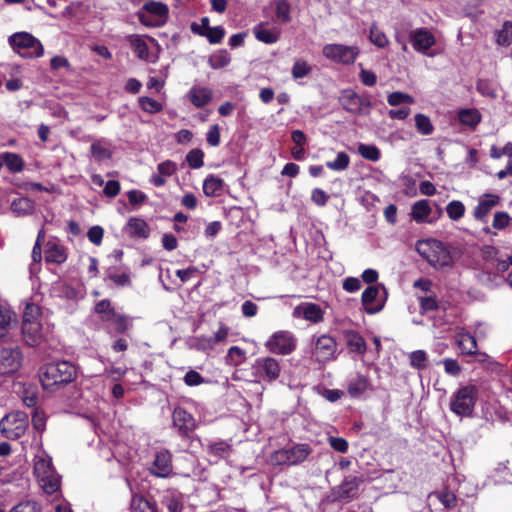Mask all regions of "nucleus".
I'll return each mask as SVG.
<instances>
[{"label": "nucleus", "mask_w": 512, "mask_h": 512, "mask_svg": "<svg viewBox=\"0 0 512 512\" xmlns=\"http://www.w3.org/2000/svg\"><path fill=\"white\" fill-rule=\"evenodd\" d=\"M41 384H70L76 381L77 367L69 361L47 363L39 368Z\"/></svg>", "instance_id": "obj_1"}, {"label": "nucleus", "mask_w": 512, "mask_h": 512, "mask_svg": "<svg viewBox=\"0 0 512 512\" xmlns=\"http://www.w3.org/2000/svg\"><path fill=\"white\" fill-rule=\"evenodd\" d=\"M478 398L476 386H461L451 397L450 409L458 416H471Z\"/></svg>", "instance_id": "obj_2"}, {"label": "nucleus", "mask_w": 512, "mask_h": 512, "mask_svg": "<svg viewBox=\"0 0 512 512\" xmlns=\"http://www.w3.org/2000/svg\"><path fill=\"white\" fill-rule=\"evenodd\" d=\"M29 427L28 414L24 411H16L6 414L0 420V432L9 440L21 438Z\"/></svg>", "instance_id": "obj_3"}, {"label": "nucleus", "mask_w": 512, "mask_h": 512, "mask_svg": "<svg viewBox=\"0 0 512 512\" xmlns=\"http://www.w3.org/2000/svg\"><path fill=\"white\" fill-rule=\"evenodd\" d=\"M13 50L24 58H35L43 55L44 49L38 39L27 32H18L9 37Z\"/></svg>", "instance_id": "obj_4"}, {"label": "nucleus", "mask_w": 512, "mask_h": 512, "mask_svg": "<svg viewBox=\"0 0 512 512\" xmlns=\"http://www.w3.org/2000/svg\"><path fill=\"white\" fill-rule=\"evenodd\" d=\"M364 482L362 476H345L341 484L332 488L333 501H343L357 498L359 486Z\"/></svg>", "instance_id": "obj_5"}, {"label": "nucleus", "mask_w": 512, "mask_h": 512, "mask_svg": "<svg viewBox=\"0 0 512 512\" xmlns=\"http://www.w3.org/2000/svg\"><path fill=\"white\" fill-rule=\"evenodd\" d=\"M322 53L327 59L334 62L352 64L359 54V50L356 46L327 44L323 47Z\"/></svg>", "instance_id": "obj_6"}, {"label": "nucleus", "mask_w": 512, "mask_h": 512, "mask_svg": "<svg viewBox=\"0 0 512 512\" xmlns=\"http://www.w3.org/2000/svg\"><path fill=\"white\" fill-rule=\"evenodd\" d=\"M266 347L272 353L288 355L295 350L296 340L290 332L278 331L267 341Z\"/></svg>", "instance_id": "obj_7"}, {"label": "nucleus", "mask_w": 512, "mask_h": 512, "mask_svg": "<svg viewBox=\"0 0 512 512\" xmlns=\"http://www.w3.org/2000/svg\"><path fill=\"white\" fill-rule=\"evenodd\" d=\"M172 419L173 426L182 438L189 439L192 437L197 428V422L192 414L181 407H177L173 411Z\"/></svg>", "instance_id": "obj_8"}, {"label": "nucleus", "mask_w": 512, "mask_h": 512, "mask_svg": "<svg viewBox=\"0 0 512 512\" xmlns=\"http://www.w3.org/2000/svg\"><path fill=\"white\" fill-rule=\"evenodd\" d=\"M340 103L345 110L354 114H367L371 106L366 97H362L351 90L344 91L340 97Z\"/></svg>", "instance_id": "obj_9"}, {"label": "nucleus", "mask_w": 512, "mask_h": 512, "mask_svg": "<svg viewBox=\"0 0 512 512\" xmlns=\"http://www.w3.org/2000/svg\"><path fill=\"white\" fill-rule=\"evenodd\" d=\"M149 471L152 475L159 478H166L170 476L173 471L171 453L165 449L157 452Z\"/></svg>", "instance_id": "obj_10"}, {"label": "nucleus", "mask_w": 512, "mask_h": 512, "mask_svg": "<svg viewBox=\"0 0 512 512\" xmlns=\"http://www.w3.org/2000/svg\"><path fill=\"white\" fill-rule=\"evenodd\" d=\"M409 38L413 48L422 54H426L436 43L435 36L423 27L411 31Z\"/></svg>", "instance_id": "obj_11"}, {"label": "nucleus", "mask_w": 512, "mask_h": 512, "mask_svg": "<svg viewBox=\"0 0 512 512\" xmlns=\"http://www.w3.org/2000/svg\"><path fill=\"white\" fill-rule=\"evenodd\" d=\"M427 261L436 269H444L452 266V256L442 242L436 241L433 250L426 256Z\"/></svg>", "instance_id": "obj_12"}, {"label": "nucleus", "mask_w": 512, "mask_h": 512, "mask_svg": "<svg viewBox=\"0 0 512 512\" xmlns=\"http://www.w3.org/2000/svg\"><path fill=\"white\" fill-rule=\"evenodd\" d=\"M380 285H371L367 287L361 297L364 310L368 314L380 312L384 307V300L378 298Z\"/></svg>", "instance_id": "obj_13"}, {"label": "nucleus", "mask_w": 512, "mask_h": 512, "mask_svg": "<svg viewBox=\"0 0 512 512\" xmlns=\"http://www.w3.org/2000/svg\"><path fill=\"white\" fill-rule=\"evenodd\" d=\"M337 344L329 335H322L317 338L314 347V355L319 362H326L334 358Z\"/></svg>", "instance_id": "obj_14"}, {"label": "nucleus", "mask_w": 512, "mask_h": 512, "mask_svg": "<svg viewBox=\"0 0 512 512\" xmlns=\"http://www.w3.org/2000/svg\"><path fill=\"white\" fill-rule=\"evenodd\" d=\"M20 353L12 348H3L0 351V375L6 376L16 371L20 365Z\"/></svg>", "instance_id": "obj_15"}, {"label": "nucleus", "mask_w": 512, "mask_h": 512, "mask_svg": "<svg viewBox=\"0 0 512 512\" xmlns=\"http://www.w3.org/2000/svg\"><path fill=\"white\" fill-rule=\"evenodd\" d=\"M258 370L264 380L269 382L277 380L280 375L279 362L271 357L258 360Z\"/></svg>", "instance_id": "obj_16"}, {"label": "nucleus", "mask_w": 512, "mask_h": 512, "mask_svg": "<svg viewBox=\"0 0 512 512\" xmlns=\"http://www.w3.org/2000/svg\"><path fill=\"white\" fill-rule=\"evenodd\" d=\"M22 333L28 345H38L42 339L41 323L37 319H33V321H23Z\"/></svg>", "instance_id": "obj_17"}, {"label": "nucleus", "mask_w": 512, "mask_h": 512, "mask_svg": "<svg viewBox=\"0 0 512 512\" xmlns=\"http://www.w3.org/2000/svg\"><path fill=\"white\" fill-rule=\"evenodd\" d=\"M45 261L46 263L62 264L67 259V252L64 246L48 241L45 245Z\"/></svg>", "instance_id": "obj_18"}, {"label": "nucleus", "mask_w": 512, "mask_h": 512, "mask_svg": "<svg viewBox=\"0 0 512 512\" xmlns=\"http://www.w3.org/2000/svg\"><path fill=\"white\" fill-rule=\"evenodd\" d=\"M129 510L130 512H159L155 501H151L136 492L131 495Z\"/></svg>", "instance_id": "obj_19"}, {"label": "nucleus", "mask_w": 512, "mask_h": 512, "mask_svg": "<svg viewBox=\"0 0 512 512\" xmlns=\"http://www.w3.org/2000/svg\"><path fill=\"white\" fill-rule=\"evenodd\" d=\"M212 96V91L206 87H192L188 93L189 100L197 108L207 105L212 100Z\"/></svg>", "instance_id": "obj_20"}, {"label": "nucleus", "mask_w": 512, "mask_h": 512, "mask_svg": "<svg viewBox=\"0 0 512 512\" xmlns=\"http://www.w3.org/2000/svg\"><path fill=\"white\" fill-rule=\"evenodd\" d=\"M191 31L195 34L206 37L211 44L220 43L225 35V30L221 26L211 27L208 31H204L202 27L196 23H192Z\"/></svg>", "instance_id": "obj_21"}, {"label": "nucleus", "mask_w": 512, "mask_h": 512, "mask_svg": "<svg viewBox=\"0 0 512 512\" xmlns=\"http://www.w3.org/2000/svg\"><path fill=\"white\" fill-rule=\"evenodd\" d=\"M487 199H481L474 210V217L477 220H483L493 207L499 204L500 197L498 195L486 194Z\"/></svg>", "instance_id": "obj_22"}, {"label": "nucleus", "mask_w": 512, "mask_h": 512, "mask_svg": "<svg viewBox=\"0 0 512 512\" xmlns=\"http://www.w3.org/2000/svg\"><path fill=\"white\" fill-rule=\"evenodd\" d=\"M288 452L289 460L291 461L290 465H298L305 461L307 457L312 452V449L309 444L301 443L296 444L290 449H286Z\"/></svg>", "instance_id": "obj_23"}, {"label": "nucleus", "mask_w": 512, "mask_h": 512, "mask_svg": "<svg viewBox=\"0 0 512 512\" xmlns=\"http://www.w3.org/2000/svg\"><path fill=\"white\" fill-rule=\"evenodd\" d=\"M347 346L352 352L364 354L366 351V342L364 338L357 332L349 330L344 331Z\"/></svg>", "instance_id": "obj_24"}, {"label": "nucleus", "mask_w": 512, "mask_h": 512, "mask_svg": "<svg viewBox=\"0 0 512 512\" xmlns=\"http://www.w3.org/2000/svg\"><path fill=\"white\" fill-rule=\"evenodd\" d=\"M224 187V181L214 175L208 176L203 183V192L208 197L219 196Z\"/></svg>", "instance_id": "obj_25"}, {"label": "nucleus", "mask_w": 512, "mask_h": 512, "mask_svg": "<svg viewBox=\"0 0 512 512\" xmlns=\"http://www.w3.org/2000/svg\"><path fill=\"white\" fill-rule=\"evenodd\" d=\"M253 31L256 39L266 44L275 43L280 37L279 31L266 29L265 23L258 24Z\"/></svg>", "instance_id": "obj_26"}, {"label": "nucleus", "mask_w": 512, "mask_h": 512, "mask_svg": "<svg viewBox=\"0 0 512 512\" xmlns=\"http://www.w3.org/2000/svg\"><path fill=\"white\" fill-rule=\"evenodd\" d=\"M130 235L140 238H148L150 229L148 224L139 218H130L127 223Z\"/></svg>", "instance_id": "obj_27"}, {"label": "nucleus", "mask_w": 512, "mask_h": 512, "mask_svg": "<svg viewBox=\"0 0 512 512\" xmlns=\"http://www.w3.org/2000/svg\"><path fill=\"white\" fill-rule=\"evenodd\" d=\"M431 214V207L429 201L426 199L419 200L412 206L411 216L417 223L427 221L428 216Z\"/></svg>", "instance_id": "obj_28"}, {"label": "nucleus", "mask_w": 512, "mask_h": 512, "mask_svg": "<svg viewBox=\"0 0 512 512\" xmlns=\"http://www.w3.org/2000/svg\"><path fill=\"white\" fill-rule=\"evenodd\" d=\"M302 311L304 319L309 320L313 323H318L323 320V311L319 305L308 303L303 306H298L297 311Z\"/></svg>", "instance_id": "obj_29"}, {"label": "nucleus", "mask_w": 512, "mask_h": 512, "mask_svg": "<svg viewBox=\"0 0 512 512\" xmlns=\"http://www.w3.org/2000/svg\"><path fill=\"white\" fill-rule=\"evenodd\" d=\"M0 159L12 173L20 172L24 168V161L22 157L16 153H2L0 154Z\"/></svg>", "instance_id": "obj_30"}, {"label": "nucleus", "mask_w": 512, "mask_h": 512, "mask_svg": "<svg viewBox=\"0 0 512 512\" xmlns=\"http://www.w3.org/2000/svg\"><path fill=\"white\" fill-rule=\"evenodd\" d=\"M462 124L475 127L481 121V114L477 109H463L458 114Z\"/></svg>", "instance_id": "obj_31"}, {"label": "nucleus", "mask_w": 512, "mask_h": 512, "mask_svg": "<svg viewBox=\"0 0 512 512\" xmlns=\"http://www.w3.org/2000/svg\"><path fill=\"white\" fill-rule=\"evenodd\" d=\"M433 495L440 501V503L447 509H452L457 506V496L447 488L436 491Z\"/></svg>", "instance_id": "obj_32"}, {"label": "nucleus", "mask_w": 512, "mask_h": 512, "mask_svg": "<svg viewBox=\"0 0 512 512\" xmlns=\"http://www.w3.org/2000/svg\"><path fill=\"white\" fill-rule=\"evenodd\" d=\"M41 487L45 493L51 495L60 489V477L54 473L47 475V478H39Z\"/></svg>", "instance_id": "obj_33"}, {"label": "nucleus", "mask_w": 512, "mask_h": 512, "mask_svg": "<svg viewBox=\"0 0 512 512\" xmlns=\"http://www.w3.org/2000/svg\"><path fill=\"white\" fill-rule=\"evenodd\" d=\"M143 10L163 21L168 14L167 6L161 2H147L144 4Z\"/></svg>", "instance_id": "obj_34"}, {"label": "nucleus", "mask_w": 512, "mask_h": 512, "mask_svg": "<svg viewBox=\"0 0 512 512\" xmlns=\"http://www.w3.org/2000/svg\"><path fill=\"white\" fill-rule=\"evenodd\" d=\"M415 127L422 135H431L434 131V126L430 118L422 113L415 115Z\"/></svg>", "instance_id": "obj_35"}, {"label": "nucleus", "mask_w": 512, "mask_h": 512, "mask_svg": "<svg viewBox=\"0 0 512 512\" xmlns=\"http://www.w3.org/2000/svg\"><path fill=\"white\" fill-rule=\"evenodd\" d=\"M231 61L230 55L226 50H220L209 57V64L213 69H220L227 66Z\"/></svg>", "instance_id": "obj_36"}, {"label": "nucleus", "mask_w": 512, "mask_h": 512, "mask_svg": "<svg viewBox=\"0 0 512 512\" xmlns=\"http://www.w3.org/2000/svg\"><path fill=\"white\" fill-rule=\"evenodd\" d=\"M498 45L509 46L512 43V22L505 21L502 25V29L497 33Z\"/></svg>", "instance_id": "obj_37"}, {"label": "nucleus", "mask_w": 512, "mask_h": 512, "mask_svg": "<svg viewBox=\"0 0 512 512\" xmlns=\"http://www.w3.org/2000/svg\"><path fill=\"white\" fill-rule=\"evenodd\" d=\"M34 472L36 476L39 478H47V475L55 472L51 460L41 458L35 462Z\"/></svg>", "instance_id": "obj_38"}, {"label": "nucleus", "mask_w": 512, "mask_h": 512, "mask_svg": "<svg viewBox=\"0 0 512 512\" xmlns=\"http://www.w3.org/2000/svg\"><path fill=\"white\" fill-rule=\"evenodd\" d=\"M13 312L10 309L0 306V339H3L12 322Z\"/></svg>", "instance_id": "obj_39"}, {"label": "nucleus", "mask_w": 512, "mask_h": 512, "mask_svg": "<svg viewBox=\"0 0 512 512\" xmlns=\"http://www.w3.org/2000/svg\"><path fill=\"white\" fill-rule=\"evenodd\" d=\"M131 46L135 54L143 60H147L149 56V48L144 40L138 36H132L130 39Z\"/></svg>", "instance_id": "obj_40"}, {"label": "nucleus", "mask_w": 512, "mask_h": 512, "mask_svg": "<svg viewBox=\"0 0 512 512\" xmlns=\"http://www.w3.org/2000/svg\"><path fill=\"white\" fill-rule=\"evenodd\" d=\"M138 102L141 109L150 114H155L163 110V105L160 102L147 96L140 97Z\"/></svg>", "instance_id": "obj_41"}, {"label": "nucleus", "mask_w": 512, "mask_h": 512, "mask_svg": "<svg viewBox=\"0 0 512 512\" xmlns=\"http://www.w3.org/2000/svg\"><path fill=\"white\" fill-rule=\"evenodd\" d=\"M387 102L391 106H399L402 104L414 103V98L407 93L396 91V92H392L388 95Z\"/></svg>", "instance_id": "obj_42"}, {"label": "nucleus", "mask_w": 512, "mask_h": 512, "mask_svg": "<svg viewBox=\"0 0 512 512\" xmlns=\"http://www.w3.org/2000/svg\"><path fill=\"white\" fill-rule=\"evenodd\" d=\"M370 41L379 48H384L388 44L386 35L378 28L376 24L370 27Z\"/></svg>", "instance_id": "obj_43"}, {"label": "nucleus", "mask_w": 512, "mask_h": 512, "mask_svg": "<svg viewBox=\"0 0 512 512\" xmlns=\"http://www.w3.org/2000/svg\"><path fill=\"white\" fill-rule=\"evenodd\" d=\"M350 164V158L345 152H339L334 161H329L326 166L332 170L341 171L348 168Z\"/></svg>", "instance_id": "obj_44"}, {"label": "nucleus", "mask_w": 512, "mask_h": 512, "mask_svg": "<svg viewBox=\"0 0 512 512\" xmlns=\"http://www.w3.org/2000/svg\"><path fill=\"white\" fill-rule=\"evenodd\" d=\"M358 153L365 159L370 161H377L380 158V151L374 145L360 144L358 146Z\"/></svg>", "instance_id": "obj_45"}, {"label": "nucleus", "mask_w": 512, "mask_h": 512, "mask_svg": "<svg viewBox=\"0 0 512 512\" xmlns=\"http://www.w3.org/2000/svg\"><path fill=\"white\" fill-rule=\"evenodd\" d=\"M203 158H204V153L201 149H198V148L192 149L186 155V161L192 169L201 168L204 164Z\"/></svg>", "instance_id": "obj_46"}, {"label": "nucleus", "mask_w": 512, "mask_h": 512, "mask_svg": "<svg viewBox=\"0 0 512 512\" xmlns=\"http://www.w3.org/2000/svg\"><path fill=\"white\" fill-rule=\"evenodd\" d=\"M446 211L449 218L456 221L463 217L465 206L462 202L454 200L447 205Z\"/></svg>", "instance_id": "obj_47"}, {"label": "nucleus", "mask_w": 512, "mask_h": 512, "mask_svg": "<svg viewBox=\"0 0 512 512\" xmlns=\"http://www.w3.org/2000/svg\"><path fill=\"white\" fill-rule=\"evenodd\" d=\"M275 13L277 18L283 22L287 23L291 20L290 16V4L289 2H285L284 0H278L275 6Z\"/></svg>", "instance_id": "obj_48"}, {"label": "nucleus", "mask_w": 512, "mask_h": 512, "mask_svg": "<svg viewBox=\"0 0 512 512\" xmlns=\"http://www.w3.org/2000/svg\"><path fill=\"white\" fill-rule=\"evenodd\" d=\"M270 461H271V464L274 466H282V465L291 466L290 465L291 461L289 460L288 452L286 451V449H279V450L274 451L271 454Z\"/></svg>", "instance_id": "obj_49"}, {"label": "nucleus", "mask_w": 512, "mask_h": 512, "mask_svg": "<svg viewBox=\"0 0 512 512\" xmlns=\"http://www.w3.org/2000/svg\"><path fill=\"white\" fill-rule=\"evenodd\" d=\"M310 72L311 67L304 60H296L292 67V75L295 79L303 78Z\"/></svg>", "instance_id": "obj_50"}, {"label": "nucleus", "mask_w": 512, "mask_h": 512, "mask_svg": "<svg viewBox=\"0 0 512 512\" xmlns=\"http://www.w3.org/2000/svg\"><path fill=\"white\" fill-rule=\"evenodd\" d=\"M46 414L43 410H40L39 408H35L33 414H32V425L33 428L37 431H44L46 427Z\"/></svg>", "instance_id": "obj_51"}, {"label": "nucleus", "mask_w": 512, "mask_h": 512, "mask_svg": "<svg viewBox=\"0 0 512 512\" xmlns=\"http://www.w3.org/2000/svg\"><path fill=\"white\" fill-rule=\"evenodd\" d=\"M41 508L36 501L27 500L18 503L9 512H40Z\"/></svg>", "instance_id": "obj_52"}, {"label": "nucleus", "mask_w": 512, "mask_h": 512, "mask_svg": "<svg viewBox=\"0 0 512 512\" xmlns=\"http://www.w3.org/2000/svg\"><path fill=\"white\" fill-rule=\"evenodd\" d=\"M91 154L97 161L111 158V152L107 148L103 147L100 143H93L91 145Z\"/></svg>", "instance_id": "obj_53"}, {"label": "nucleus", "mask_w": 512, "mask_h": 512, "mask_svg": "<svg viewBox=\"0 0 512 512\" xmlns=\"http://www.w3.org/2000/svg\"><path fill=\"white\" fill-rule=\"evenodd\" d=\"M95 312L103 315L104 320H108L109 317L115 312L111 307V302L107 299L99 301L95 306Z\"/></svg>", "instance_id": "obj_54"}, {"label": "nucleus", "mask_w": 512, "mask_h": 512, "mask_svg": "<svg viewBox=\"0 0 512 512\" xmlns=\"http://www.w3.org/2000/svg\"><path fill=\"white\" fill-rule=\"evenodd\" d=\"M328 442L331 448L337 452L346 453L348 451L349 444L345 438L330 436Z\"/></svg>", "instance_id": "obj_55"}, {"label": "nucleus", "mask_w": 512, "mask_h": 512, "mask_svg": "<svg viewBox=\"0 0 512 512\" xmlns=\"http://www.w3.org/2000/svg\"><path fill=\"white\" fill-rule=\"evenodd\" d=\"M510 217L507 212H496L493 219V228L502 230L509 225Z\"/></svg>", "instance_id": "obj_56"}, {"label": "nucleus", "mask_w": 512, "mask_h": 512, "mask_svg": "<svg viewBox=\"0 0 512 512\" xmlns=\"http://www.w3.org/2000/svg\"><path fill=\"white\" fill-rule=\"evenodd\" d=\"M108 320L113 321L115 330L119 333H123L128 327V320L125 316L114 312Z\"/></svg>", "instance_id": "obj_57"}, {"label": "nucleus", "mask_w": 512, "mask_h": 512, "mask_svg": "<svg viewBox=\"0 0 512 512\" xmlns=\"http://www.w3.org/2000/svg\"><path fill=\"white\" fill-rule=\"evenodd\" d=\"M140 22L147 27H156L160 26L163 23V20L156 18L148 12H140L138 14Z\"/></svg>", "instance_id": "obj_58"}, {"label": "nucleus", "mask_w": 512, "mask_h": 512, "mask_svg": "<svg viewBox=\"0 0 512 512\" xmlns=\"http://www.w3.org/2000/svg\"><path fill=\"white\" fill-rule=\"evenodd\" d=\"M426 360V353L423 350H417L410 354L411 365L416 368L425 367Z\"/></svg>", "instance_id": "obj_59"}, {"label": "nucleus", "mask_w": 512, "mask_h": 512, "mask_svg": "<svg viewBox=\"0 0 512 512\" xmlns=\"http://www.w3.org/2000/svg\"><path fill=\"white\" fill-rule=\"evenodd\" d=\"M158 172L165 176V177H168V176H171L173 175L176 170H177V165L175 162L173 161H170V160H166L160 164H158Z\"/></svg>", "instance_id": "obj_60"}, {"label": "nucleus", "mask_w": 512, "mask_h": 512, "mask_svg": "<svg viewBox=\"0 0 512 512\" xmlns=\"http://www.w3.org/2000/svg\"><path fill=\"white\" fill-rule=\"evenodd\" d=\"M244 355H245L244 350H242L241 348H239L237 346H232L228 350L227 358L233 364H239L243 361Z\"/></svg>", "instance_id": "obj_61"}, {"label": "nucleus", "mask_w": 512, "mask_h": 512, "mask_svg": "<svg viewBox=\"0 0 512 512\" xmlns=\"http://www.w3.org/2000/svg\"><path fill=\"white\" fill-rule=\"evenodd\" d=\"M163 503L166 506L168 512H181L183 509L182 502L174 496L165 497Z\"/></svg>", "instance_id": "obj_62"}, {"label": "nucleus", "mask_w": 512, "mask_h": 512, "mask_svg": "<svg viewBox=\"0 0 512 512\" xmlns=\"http://www.w3.org/2000/svg\"><path fill=\"white\" fill-rule=\"evenodd\" d=\"M420 308L423 312L435 311L438 309V303L435 297H421Z\"/></svg>", "instance_id": "obj_63"}, {"label": "nucleus", "mask_w": 512, "mask_h": 512, "mask_svg": "<svg viewBox=\"0 0 512 512\" xmlns=\"http://www.w3.org/2000/svg\"><path fill=\"white\" fill-rule=\"evenodd\" d=\"M209 451L215 456H222L230 451V445L225 441H219L209 446Z\"/></svg>", "instance_id": "obj_64"}]
</instances>
